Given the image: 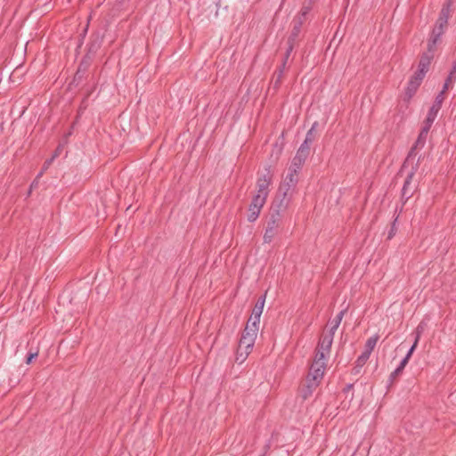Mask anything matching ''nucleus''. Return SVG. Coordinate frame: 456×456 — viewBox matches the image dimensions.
<instances>
[{
  "instance_id": "72a5a7b5",
  "label": "nucleus",
  "mask_w": 456,
  "mask_h": 456,
  "mask_svg": "<svg viewBox=\"0 0 456 456\" xmlns=\"http://www.w3.org/2000/svg\"><path fill=\"white\" fill-rule=\"evenodd\" d=\"M453 80H454V79H451V80H448V79H447V80L445 81L444 86V89H443L444 93L445 92V90H447V89H448V87H449L450 84H451Z\"/></svg>"
},
{
  "instance_id": "0eeeda50",
  "label": "nucleus",
  "mask_w": 456,
  "mask_h": 456,
  "mask_svg": "<svg viewBox=\"0 0 456 456\" xmlns=\"http://www.w3.org/2000/svg\"><path fill=\"white\" fill-rule=\"evenodd\" d=\"M427 136L428 134H424L420 131L419 136H418V139L416 141V142L414 143V145L412 146V148L411 149L404 163H403V169H405L407 168L409 166H412L414 164V161H415V159H416V156H417V153H416V150L417 149H421L425 143H426V140H427Z\"/></svg>"
},
{
  "instance_id": "7c9ffc66",
  "label": "nucleus",
  "mask_w": 456,
  "mask_h": 456,
  "mask_svg": "<svg viewBox=\"0 0 456 456\" xmlns=\"http://www.w3.org/2000/svg\"><path fill=\"white\" fill-rule=\"evenodd\" d=\"M455 74H456V60H455V62L453 63L452 69L450 72V75L448 77V80L455 79Z\"/></svg>"
},
{
  "instance_id": "423d86ee",
  "label": "nucleus",
  "mask_w": 456,
  "mask_h": 456,
  "mask_svg": "<svg viewBox=\"0 0 456 456\" xmlns=\"http://www.w3.org/2000/svg\"><path fill=\"white\" fill-rule=\"evenodd\" d=\"M326 362L327 360L315 356L306 378L321 382L326 369Z\"/></svg>"
},
{
  "instance_id": "f3484780",
  "label": "nucleus",
  "mask_w": 456,
  "mask_h": 456,
  "mask_svg": "<svg viewBox=\"0 0 456 456\" xmlns=\"http://www.w3.org/2000/svg\"><path fill=\"white\" fill-rule=\"evenodd\" d=\"M420 84L418 83V81H414L412 79L410 80L408 86L405 91V99L410 100L414 94L416 93L417 89L419 88Z\"/></svg>"
},
{
  "instance_id": "4be33fe9",
  "label": "nucleus",
  "mask_w": 456,
  "mask_h": 456,
  "mask_svg": "<svg viewBox=\"0 0 456 456\" xmlns=\"http://www.w3.org/2000/svg\"><path fill=\"white\" fill-rule=\"evenodd\" d=\"M440 110V108L438 106V103L437 104H433L428 111V114L427 117L429 118V120L431 119H436V116H437V113L439 112Z\"/></svg>"
},
{
  "instance_id": "6e6552de",
  "label": "nucleus",
  "mask_w": 456,
  "mask_h": 456,
  "mask_svg": "<svg viewBox=\"0 0 456 456\" xmlns=\"http://www.w3.org/2000/svg\"><path fill=\"white\" fill-rule=\"evenodd\" d=\"M456 0H446L444 4L436 25L446 30L448 20L452 14V5Z\"/></svg>"
},
{
  "instance_id": "473e14b6",
  "label": "nucleus",
  "mask_w": 456,
  "mask_h": 456,
  "mask_svg": "<svg viewBox=\"0 0 456 456\" xmlns=\"http://www.w3.org/2000/svg\"><path fill=\"white\" fill-rule=\"evenodd\" d=\"M344 314H345V311L342 310L340 311L337 315L336 317L334 318L335 321L338 322L339 323H341V321L343 319V316H344Z\"/></svg>"
},
{
  "instance_id": "1a4fd4ad",
  "label": "nucleus",
  "mask_w": 456,
  "mask_h": 456,
  "mask_svg": "<svg viewBox=\"0 0 456 456\" xmlns=\"http://www.w3.org/2000/svg\"><path fill=\"white\" fill-rule=\"evenodd\" d=\"M265 302V296L258 298L253 308L252 314L247 323H254L256 326L259 327L260 317L264 310Z\"/></svg>"
},
{
  "instance_id": "a878e982",
  "label": "nucleus",
  "mask_w": 456,
  "mask_h": 456,
  "mask_svg": "<svg viewBox=\"0 0 456 456\" xmlns=\"http://www.w3.org/2000/svg\"><path fill=\"white\" fill-rule=\"evenodd\" d=\"M59 156V149H57V151H55V153L53 154V156L52 158H50L49 159H46L43 165V169L44 170H47L49 168V167L52 165L53 159L55 158H57Z\"/></svg>"
},
{
  "instance_id": "a211bd4d",
  "label": "nucleus",
  "mask_w": 456,
  "mask_h": 456,
  "mask_svg": "<svg viewBox=\"0 0 456 456\" xmlns=\"http://www.w3.org/2000/svg\"><path fill=\"white\" fill-rule=\"evenodd\" d=\"M378 340H379V336H377V335H374V336L369 338L365 343L364 351L371 354L372 350L374 349V347L377 345Z\"/></svg>"
},
{
  "instance_id": "f257e3e1",
  "label": "nucleus",
  "mask_w": 456,
  "mask_h": 456,
  "mask_svg": "<svg viewBox=\"0 0 456 456\" xmlns=\"http://www.w3.org/2000/svg\"><path fill=\"white\" fill-rule=\"evenodd\" d=\"M258 330L259 327L256 326L254 323H247L240 339L236 353V362L239 363L244 362L251 353L257 337Z\"/></svg>"
},
{
  "instance_id": "20e7f679",
  "label": "nucleus",
  "mask_w": 456,
  "mask_h": 456,
  "mask_svg": "<svg viewBox=\"0 0 456 456\" xmlns=\"http://www.w3.org/2000/svg\"><path fill=\"white\" fill-rule=\"evenodd\" d=\"M272 179L273 175L268 169L259 175L256 181V193L253 199H260V200L266 201Z\"/></svg>"
},
{
  "instance_id": "c85d7f7f",
  "label": "nucleus",
  "mask_w": 456,
  "mask_h": 456,
  "mask_svg": "<svg viewBox=\"0 0 456 456\" xmlns=\"http://www.w3.org/2000/svg\"><path fill=\"white\" fill-rule=\"evenodd\" d=\"M444 91H442L436 98V101L433 104H437L438 103V106L439 108L441 109L442 107V102L444 101Z\"/></svg>"
},
{
  "instance_id": "58836bf2",
  "label": "nucleus",
  "mask_w": 456,
  "mask_h": 456,
  "mask_svg": "<svg viewBox=\"0 0 456 456\" xmlns=\"http://www.w3.org/2000/svg\"><path fill=\"white\" fill-rule=\"evenodd\" d=\"M308 12V8H305L302 12V16H305Z\"/></svg>"
},
{
  "instance_id": "412c9836",
  "label": "nucleus",
  "mask_w": 456,
  "mask_h": 456,
  "mask_svg": "<svg viewBox=\"0 0 456 456\" xmlns=\"http://www.w3.org/2000/svg\"><path fill=\"white\" fill-rule=\"evenodd\" d=\"M320 381L314 380L311 378H306L305 385L313 392L319 387Z\"/></svg>"
},
{
  "instance_id": "39448f33",
  "label": "nucleus",
  "mask_w": 456,
  "mask_h": 456,
  "mask_svg": "<svg viewBox=\"0 0 456 456\" xmlns=\"http://www.w3.org/2000/svg\"><path fill=\"white\" fill-rule=\"evenodd\" d=\"M334 334L324 331L320 338L315 356L328 360L330 357V347L333 342Z\"/></svg>"
},
{
  "instance_id": "9d476101",
  "label": "nucleus",
  "mask_w": 456,
  "mask_h": 456,
  "mask_svg": "<svg viewBox=\"0 0 456 456\" xmlns=\"http://www.w3.org/2000/svg\"><path fill=\"white\" fill-rule=\"evenodd\" d=\"M265 201L260 200V199H253L251 204L248 208V220L249 222H254L259 216L260 211L265 205Z\"/></svg>"
},
{
  "instance_id": "f704fd0d",
  "label": "nucleus",
  "mask_w": 456,
  "mask_h": 456,
  "mask_svg": "<svg viewBox=\"0 0 456 456\" xmlns=\"http://www.w3.org/2000/svg\"><path fill=\"white\" fill-rule=\"evenodd\" d=\"M429 129H430V126H428V125H425L423 126L422 129H421V132L424 134H428L429 132Z\"/></svg>"
},
{
  "instance_id": "c9c22d12",
  "label": "nucleus",
  "mask_w": 456,
  "mask_h": 456,
  "mask_svg": "<svg viewBox=\"0 0 456 456\" xmlns=\"http://www.w3.org/2000/svg\"><path fill=\"white\" fill-rule=\"evenodd\" d=\"M434 121H435V119H431V120H429V118H428V117H427V118H426V120H425V125H428V126H430V127H431V126H432V124H433V122H434Z\"/></svg>"
},
{
  "instance_id": "6ab92c4d",
  "label": "nucleus",
  "mask_w": 456,
  "mask_h": 456,
  "mask_svg": "<svg viewBox=\"0 0 456 456\" xmlns=\"http://www.w3.org/2000/svg\"><path fill=\"white\" fill-rule=\"evenodd\" d=\"M313 393L314 392L304 384L300 388L298 398H301L302 401H305L308 399L313 395Z\"/></svg>"
},
{
  "instance_id": "dca6fc26",
  "label": "nucleus",
  "mask_w": 456,
  "mask_h": 456,
  "mask_svg": "<svg viewBox=\"0 0 456 456\" xmlns=\"http://www.w3.org/2000/svg\"><path fill=\"white\" fill-rule=\"evenodd\" d=\"M423 326L422 324H419L417 329H416V335H415V340H414V343L413 345L411 346V347L410 348V350L408 351L407 354L405 355V357H408V361L410 360L412 353L414 352L415 348L417 347V345H418V342L420 338V336H421V333L423 332Z\"/></svg>"
},
{
  "instance_id": "e433bc0d",
  "label": "nucleus",
  "mask_w": 456,
  "mask_h": 456,
  "mask_svg": "<svg viewBox=\"0 0 456 456\" xmlns=\"http://www.w3.org/2000/svg\"><path fill=\"white\" fill-rule=\"evenodd\" d=\"M37 184H38V180H37V179H35V180L33 181V183H31V185H30V190H32L34 187L37 186ZM30 191H29V192H30Z\"/></svg>"
},
{
  "instance_id": "7ed1b4c3",
  "label": "nucleus",
  "mask_w": 456,
  "mask_h": 456,
  "mask_svg": "<svg viewBox=\"0 0 456 456\" xmlns=\"http://www.w3.org/2000/svg\"><path fill=\"white\" fill-rule=\"evenodd\" d=\"M295 191V188L288 186V184L281 183L279 187L277 195L275 197V200H273L272 208L273 209L277 208L279 210L285 211L289 208L292 200Z\"/></svg>"
},
{
  "instance_id": "b1692460",
  "label": "nucleus",
  "mask_w": 456,
  "mask_h": 456,
  "mask_svg": "<svg viewBox=\"0 0 456 456\" xmlns=\"http://www.w3.org/2000/svg\"><path fill=\"white\" fill-rule=\"evenodd\" d=\"M428 71L426 70H422L420 69H419V70L416 72V74L411 77L412 80L414 81H418L419 84L421 83L425 74L427 73Z\"/></svg>"
},
{
  "instance_id": "2f4dec72",
  "label": "nucleus",
  "mask_w": 456,
  "mask_h": 456,
  "mask_svg": "<svg viewBox=\"0 0 456 456\" xmlns=\"http://www.w3.org/2000/svg\"><path fill=\"white\" fill-rule=\"evenodd\" d=\"M301 23H302V20H301V19H300V20L297 22V24L295 25V27H294V29H293V36H295V37H296V36L297 35V33L299 32V27H300Z\"/></svg>"
},
{
  "instance_id": "c756f323",
  "label": "nucleus",
  "mask_w": 456,
  "mask_h": 456,
  "mask_svg": "<svg viewBox=\"0 0 456 456\" xmlns=\"http://www.w3.org/2000/svg\"><path fill=\"white\" fill-rule=\"evenodd\" d=\"M314 126L308 131L305 142L311 143L314 140Z\"/></svg>"
},
{
  "instance_id": "cd10ccee",
  "label": "nucleus",
  "mask_w": 456,
  "mask_h": 456,
  "mask_svg": "<svg viewBox=\"0 0 456 456\" xmlns=\"http://www.w3.org/2000/svg\"><path fill=\"white\" fill-rule=\"evenodd\" d=\"M38 355V352L36 351V352H30L28 354V357H27V360H26V363L27 364H29L31 363V362L37 358Z\"/></svg>"
},
{
  "instance_id": "9b49d317",
  "label": "nucleus",
  "mask_w": 456,
  "mask_h": 456,
  "mask_svg": "<svg viewBox=\"0 0 456 456\" xmlns=\"http://www.w3.org/2000/svg\"><path fill=\"white\" fill-rule=\"evenodd\" d=\"M444 32V28H439L438 26L435 25L428 43V48L429 52L435 51L436 45L441 42V37Z\"/></svg>"
},
{
  "instance_id": "f03ea898",
  "label": "nucleus",
  "mask_w": 456,
  "mask_h": 456,
  "mask_svg": "<svg viewBox=\"0 0 456 456\" xmlns=\"http://www.w3.org/2000/svg\"><path fill=\"white\" fill-rule=\"evenodd\" d=\"M284 211L277 208H271L269 218L267 220L265 232L264 234V241L270 243L277 235L282 221V214Z\"/></svg>"
},
{
  "instance_id": "bb28decb",
  "label": "nucleus",
  "mask_w": 456,
  "mask_h": 456,
  "mask_svg": "<svg viewBox=\"0 0 456 456\" xmlns=\"http://www.w3.org/2000/svg\"><path fill=\"white\" fill-rule=\"evenodd\" d=\"M309 144L307 142H305L301 144V146L299 147V149L297 151H304V155L305 157H308L309 155Z\"/></svg>"
},
{
  "instance_id": "aec40b11",
  "label": "nucleus",
  "mask_w": 456,
  "mask_h": 456,
  "mask_svg": "<svg viewBox=\"0 0 456 456\" xmlns=\"http://www.w3.org/2000/svg\"><path fill=\"white\" fill-rule=\"evenodd\" d=\"M370 355V353L363 351L356 361V367H358V368L362 367L365 364V362L368 361Z\"/></svg>"
},
{
  "instance_id": "4468645a",
  "label": "nucleus",
  "mask_w": 456,
  "mask_h": 456,
  "mask_svg": "<svg viewBox=\"0 0 456 456\" xmlns=\"http://www.w3.org/2000/svg\"><path fill=\"white\" fill-rule=\"evenodd\" d=\"M297 173L298 172H293L290 168H289L288 173L281 183L288 184V186L296 189L297 183L298 182Z\"/></svg>"
},
{
  "instance_id": "5701e85b",
  "label": "nucleus",
  "mask_w": 456,
  "mask_h": 456,
  "mask_svg": "<svg viewBox=\"0 0 456 456\" xmlns=\"http://www.w3.org/2000/svg\"><path fill=\"white\" fill-rule=\"evenodd\" d=\"M408 357H404L400 365L395 370V371L391 374L392 377H395L396 375H399L403 370L404 369V367L406 366V364L408 363Z\"/></svg>"
},
{
  "instance_id": "2eb2a0df",
  "label": "nucleus",
  "mask_w": 456,
  "mask_h": 456,
  "mask_svg": "<svg viewBox=\"0 0 456 456\" xmlns=\"http://www.w3.org/2000/svg\"><path fill=\"white\" fill-rule=\"evenodd\" d=\"M433 56V52L428 50V53H424L419 61V69L428 71Z\"/></svg>"
},
{
  "instance_id": "4c0bfd02",
  "label": "nucleus",
  "mask_w": 456,
  "mask_h": 456,
  "mask_svg": "<svg viewBox=\"0 0 456 456\" xmlns=\"http://www.w3.org/2000/svg\"><path fill=\"white\" fill-rule=\"evenodd\" d=\"M45 170H44V169L42 168V170H41V171H40V173L37 175V176L36 177V179H37V180L39 181L40 177L43 175V174H44V172H45Z\"/></svg>"
},
{
  "instance_id": "ddd939ff",
  "label": "nucleus",
  "mask_w": 456,
  "mask_h": 456,
  "mask_svg": "<svg viewBox=\"0 0 456 456\" xmlns=\"http://www.w3.org/2000/svg\"><path fill=\"white\" fill-rule=\"evenodd\" d=\"M414 175V167H411V172L407 175V178L403 183L402 193L403 197L409 199L413 191V186H411L412 176Z\"/></svg>"
},
{
  "instance_id": "393cba45",
  "label": "nucleus",
  "mask_w": 456,
  "mask_h": 456,
  "mask_svg": "<svg viewBox=\"0 0 456 456\" xmlns=\"http://www.w3.org/2000/svg\"><path fill=\"white\" fill-rule=\"evenodd\" d=\"M339 325L340 323L333 319L332 321L330 322L329 330L327 331L335 334Z\"/></svg>"
},
{
  "instance_id": "f8f14e48",
  "label": "nucleus",
  "mask_w": 456,
  "mask_h": 456,
  "mask_svg": "<svg viewBox=\"0 0 456 456\" xmlns=\"http://www.w3.org/2000/svg\"><path fill=\"white\" fill-rule=\"evenodd\" d=\"M306 158L307 157L304 155L303 151H297L289 168H290L293 172H298L305 163Z\"/></svg>"
}]
</instances>
